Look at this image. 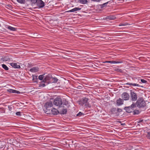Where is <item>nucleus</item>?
Listing matches in <instances>:
<instances>
[{
  "mask_svg": "<svg viewBox=\"0 0 150 150\" xmlns=\"http://www.w3.org/2000/svg\"><path fill=\"white\" fill-rule=\"evenodd\" d=\"M136 104L138 107L142 108L145 107L146 105V103L143 98H139L136 102Z\"/></svg>",
  "mask_w": 150,
  "mask_h": 150,
  "instance_id": "1",
  "label": "nucleus"
},
{
  "mask_svg": "<svg viewBox=\"0 0 150 150\" xmlns=\"http://www.w3.org/2000/svg\"><path fill=\"white\" fill-rule=\"evenodd\" d=\"M88 99L86 98H83L80 101L79 104L84 105L86 107H90L91 105L88 102Z\"/></svg>",
  "mask_w": 150,
  "mask_h": 150,
  "instance_id": "2",
  "label": "nucleus"
},
{
  "mask_svg": "<svg viewBox=\"0 0 150 150\" xmlns=\"http://www.w3.org/2000/svg\"><path fill=\"white\" fill-rule=\"evenodd\" d=\"M53 103L55 105L60 107L62 104V99L60 98L57 97L54 99Z\"/></svg>",
  "mask_w": 150,
  "mask_h": 150,
  "instance_id": "3",
  "label": "nucleus"
},
{
  "mask_svg": "<svg viewBox=\"0 0 150 150\" xmlns=\"http://www.w3.org/2000/svg\"><path fill=\"white\" fill-rule=\"evenodd\" d=\"M136 107V104L135 103H133L131 106L126 107L125 108V110L128 113H130L134 110V108Z\"/></svg>",
  "mask_w": 150,
  "mask_h": 150,
  "instance_id": "4",
  "label": "nucleus"
},
{
  "mask_svg": "<svg viewBox=\"0 0 150 150\" xmlns=\"http://www.w3.org/2000/svg\"><path fill=\"white\" fill-rule=\"evenodd\" d=\"M131 100L132 101H136L137 99V94L131 90L130 93Z\"/></svg>",
  "mask_w": 150,
  "mask_h": 150,
  "instance_id": "5",
  "label": "nucleus"
},
{
  "mask_svg": "<svg viewBox=\"0 0 150 150\" xmlns=\"http://www.w3.org/2000/svg\"><path fill=\"white\" fill-rule=\"evenodd\" d=\"M36 4L38 8H43L45 6V3L42 0H38Z\"/></svg>",
  "mask_w": 150,
  "mask_h": 150,
  "instance_id": "6",
  "label": "nucleus"
},
{
  "mask_svg": "<svg viewBox=\"0 0 150 150\" xmlns=\"http://www.w3.org/2000/svg\"><path fill=\"white\" fill-rule=\"evenodd\" d=\"M122 97L124 100H128L129 98V96L128 93L124 92L122 94Z\"/></svg>",
  "mask_w": 150,
  "mask_h": 150,
  "instance_id": "7",
  "label": "nucleus"
},
{
  "mask_svg": "<svg viewBox=\"0 0 150 150\" xmlns=\"http://www.w3.org/2000/svg\"><path fill=\"white\" fill-rule=\"evenodd\" d=\"M53 105L52 102L50 101H48L46 102L45 105V107L46 109L52 107Z\"/></svg>",
  "mask_w": 150,
  "mask_h": 150,
  "instance_id": "8",
  "label": "nucleus"
},
{
  "mask_svg": "<svg viewBox=\"0 0 150 150\" xmlns=\"http://www.w3.org/2000/svg\"><path fill=\"white\" fill-rule=\"evenodd\" d=\"M123 100L119 98L116 100V104L117 106H120L123 104Z\"/></svg>",
  "mask_w": 150,
  "mask_h": 150,
  "instance_id": "9",
  "label": "nucleus"
},
{
  "mask_svg": "<svg viewBox=\"0 0 150 150\" xmlns=\"http://www.w3.org/2000/svg\"><path fill=\"white\" fill-rule=\"evenodd\" d=\"M7 91L10 93H15L17 94L20 93V92L19 91L11 89H7Z\"/></svg>",
  "mask_w": 150,
  "mask_h": 150,
  "instance_id": "10",
  "label": "nucleus"
},
{
  "mask_svg": "<svg viewBox=\"0 0 150 150\" xmlns=\"http://www.w3.org/2000/svg\"><path fill=\"white\" fill-rule=\"evenodd\" d=\"M10 65L14 68L19 69L21 67L20 65L15 63H11L10 64Z\"/></svg>",
  "mask_w": 150,
  "mask_h": 150,
  "instance_id": "11",
  "label": "nucleus"
},
{
  "mask_svg": "<svg viewBox=\"0 0 150 150\" xmlns=\"http://www.w3.org/2000/svg\"><path fill=\"white\" fill-rule=\"evenodd\" d=\"M50 75L49 74H48L47 75L45 76L43 79V81L45 82L48 83L47 81H49L51 79Z\"/></svg>",
  "mask_w": 150,
  "mask_h": 150,
  "instance_id": "12",
  "label": "nucleus"
},
{
  "mask_svg": "<svg viewBox=\"0 0 150 150\" xmlns=\"http://www.w3.org/2000/svg\"><path fill=\"white\" fill-rule=\"evenodd\" d=\"M105 63H108L111 64H119L121 63L122 62V61H108L104 62Z\"/></svg>",
  "mask_w": 150,
  "mask_h": 150,
  "instance_id": "13",
  "label": "nucleus"
},
{
  "mask_svg": "<svg viewBox=\"0 0 150 150\" xmlns=\"http://www.w3.org/2000/svg\"><path fill=\"white\" fill-rule=\"evenodd\" d=\"M39 70V68L36 67H34L30 69V71L32 72H37Z\"/></svg>",
  "mask_w": 150,
  "mask_h": 150,
  "instance_id": "14",
  "label": "nucleus"
},
{
  "mask_svg": "<svg viewBox=\"0 0 150 150\" xmlns=\"http://www.w3.org/2000/svg\"><path fill=\"white\" fill-rule=\"evenodd\" d=\"M51 112L52 114L54 115L57 114L58 113V111L56 109L53 108L51 110Z\"/></svg>",
  "mask_w": 150,
  "mask_h": 150,
  "instance_id": "15",
  "label": "nucleus"
},
{
  "mask_svg": "<svg viewBox=\"0 0 150 150\" xmlns=\"http://www.w3.org/2000/svg\"><path fill=\"white\" fill-rule=\"evenodd\" d=\"M111 111L112 114L117 115V111L116 108H112L111 109Z\"/></svg>",
  "mask_w": 150,
  "mask_h": 150,
  "instance_id": "16",
  "label": "nucleus"
},
{
  "mask_svg": "<svg viewBox=\"0 0 150 150\" xmlns=\"http://www.w3.org/2000/svg\"><path fill=\"white\" fill-rule=\"evenodd\" d=\"M126 84L127 85H131L133 86H138V87H140V86L137 83H127Z\"/></svg>",
  "mask_w": 150,
  "mask_h": 150,
  "instance_id": "17",
  "label": "nucleus"
},
{
  "mask_svg": "<svg viewBox=\"0 0 150 150\" xmlns=\"http://www.w3.org/2000/svg\"><path fill=\"white\" fill-rule=\"evenodd\" d=\"M10 30L11 31H14L16 30L17 28L13 27L10 26H8L6 28Z\"/></svg>",
  "mask_w": 150,
  "mask_h": 150,
  "instance_id": "18",
  "label": "nucleus"
},
{
  "mask_svg": "<svg viewBox=\"0 0 150 150\" xmlns=\"http://www.w3.org/2000/svg\"><path fill=\"white\" fill-rule=\"evenodd\" d=\"M107 18L109 20H113L116 18V17L115 16H108L107 17Z\"/></svg>",
  "mask_w": 150,
  "mask_h": 150,
  "instance_id": "19",
  "label": "nucleus"
},
{
  "mask_svg": "<svg viewBox=\"0 0 150 150\" xmlns=\"http://www.w3.org/2000/svg\"><path fill=\"white\" fill-rule=\"evenodd\" d=\"M81 8L79 7H76L74 8H73L71 10L72 12H76V11L80 10H81Z\"/></svg>",
  "mask_w": 150,
  "mask_h": 150,
  "instance_id": "20",
  "label": "nucleus"
},
{
  "mask_svg": "<svg viewBox=\"0 0 150 150\" xmlns=\"http://www.w3.org/2000/svg\"><path fill=\"white\" fill-rule=\"evenodd\" d=\"M45 82H44L43 81L40 82L39 84V87H44L46 85L45 83Z\"/></svg>",
  "mask_w": 150,
  "mask_h": 150,
  "instance_id": "21",
  "label": "nucleus"
},
{
  "mask_svg": "<svg viewBox=\"0 0 150 150\" xmlns=\"http://www.w3.org/2000/svg\"><path fill=\"white\" fill-rule=\"evenodd\" d=\"M2 59H3V60L4 61H7L9 60L10 58L8 56H5V57H4Z\"/></svg>",
  "mask_w": 150,
  "mask_h": 150,
  "instance_id": "22",
  "label": "nucleus"
},
{
  "mask_svg": "<svg viewBox=\"0 0 150 150\" xmlns=\"http://www.w3.org/2000/svg\"><path fill=\"white\" fill-rule=\"evenodd\" d=\"M130 24H129L127 22H125L124 23H121L119 24V26H126L127 25H129Z\"/></svg>",
  "mask_w": 150,
  "mask_h": 150,
  "instance_id": "23",
  "label": "nucleus"
},
{
  "mask_svg": "<svg viewBox=\"0 0 150 150\" xmlns=\"http://www.w3.org/2000/svg\"><path fill=\"white\" fill-rule=\"evenodd\" d=\"M67 109H63L61 111V114H65L67 113Z\"/></svg>",
  "mask_w": 150,
  "mask_h": 150,
  "instance_id": "24",
  "label": "nucleus"
},
{
  "mask_svg": "<svg viewBox=\"0 0 150 150\" xmlns=\"http://www.w3.org/2000/svg\"><path fill=\"white\" fill-rule=\"evenodd\" d=\"M17 1L21 4H25V0H16Z\"/></svg>",
  "mask_w": 150,
  "mask_h": 150,
  "instance_id": "25",
  "label": "nucleus"
},
{
  "mask_svg": "<svg viewBox=\"0 0 150 150\" xmlns=\"http://www.w3.org/2000/svg\"><path fill=\"white\" fill-rule=\"evenodd\" d=\"M79 2L83 4H86L87 3V0H79Z\"/></svg>",
  "mask_w": 150,
  "mask_h": 150,
  "instance_id": "26",
  "label": "nucleus"
},
{
  "mask_svg": "<svg viewBox=\"0 0 150 150\" xmlns=\"http://www.w3.org/2000/svg\"><path fill=\"white\" fill-rule=\"evenodd\" d=\"M2 67L3 68L6 70H8V67L4 64H3L2 65Z\"/></svg>",
  "mask_w": 150,
  "mask_h": 150,
  "instance_id": "27",
  "label": "nucleus"
},
{
  "mask_svg": "<svg viewBox=\"0 0 150 150\" xmlns=\"http://www.w3.org/2000/svg\"><path fill=\"white\" fill-rule=\"evenodd\" d=\"M146 133V137L147 138L150 140V132H147Z\"/></svg>",
  "mask_w": 150,
  "mask_h": 150,
  "instance_id": "28",
  "label": "nucleus"
},
{
  "mask_svg": "<svg viewBox=\"0 0 150 150\" xmlns=\"http://www.w3.org/2000/svg\"><path fill=\"white\" fill-rule=\"evenodd\" d=\"M45 77L44 75H40L38 77V79L40 80L43 79V78Z\"/></svg>",
  "mask_w": 150,
  "mask_h": 150,
  "instance_id": "29",
  "label": "nucleus"
},
{
  "mask_svg": "<svg viewBox=\"0 0 150 150\" xmlns=\"http://www.w3.org/2000/svg\"><path fill=\"white\" fill-rule=\"evenodd\" d=\"M133 113L134 115L138 114L139 113V110H135L133 111Z\"/></svg>",
  "mask_w": 150,
  "mask_h": 150,
  "instance_id": "30",
  "label": "nucleus"
},
{
  "mask_svg": "<svg viewBox=\"0 0 150 150\" xmlns=\"http://www.w3.org/2000/svg\"><path fill=\"white\" fill-rule=\"evenodd\" d=\"M38 0H32L31 2V4L32 5H35L36 4Z\"/></svg>",
  "mask_w": 150,
  "mask_h": 150,
  "instance_id": "31",
  "label": "nucleus"
},
{
  "mask_svg": "<svg viewBox=\"0 0 150 150\" xmlns=\"http://www.w3.org/2000/svg\"><path fill=\"white\" fill-rule=\"evenodd\" d=\"M52 79L53 81V82L54 83L57 82L58 80V79L56 78L55 77L52 78Z\"/></svg>",
  "mask_w": 150,
  "mask_h": 150,
  "instance_id": "32",
  "label": "nucleus"
},
{
  "mask_svg": "<svg viewBox=\"0 0 150 150\" xmlns=\"http://www.w3.org/2000/svg\"><path fill=\"white\" fill-rule=\"evenodd\" d=\"M63 104L65 105H67L68 104V101L67 100H63Z\"/></svg>",
  "mask_w": 150,
  "mask_h": 150,
  "instance_id": "33",
  "label": "nucleus"
},
{
  "mask_svg": "<svg viewBox=\"0 0 150 150\" xmlns=\"http://www.w3.org/2000/svg\"><path fill=\"white\" fill-rule=\"evenodd\" d=\"M108 2L105 3L100 5L101 8H102L106 6Z\"/></svg>",
  "mask_w": 150,
  "mask_h": 150,
  "instance_id": "34",
  "label": "nucleus"
},
{
  "mask_svg": "<svg viewBox=\"0 0 150 150\" xmlns=\"http://www.w3.org/2000/svg\"><path fill=\"white\" fill-rule=\"evenodd\" d=\"M117 115H118L119 114V112H121L122 111V110L120 108H118L117 110Z\"/></svg>",
  "mask_w": 150,
  "mask_h": 150,
  "instance_id": "35",
  "label": "nucleus"
},
{
  "mask_svg": "<svg viewBox=\"0 0 150 150\" xmlns=\"http://www.w3.org/2000/svg\"><path fill=\"white\" fill-rule=\"evenodd\" d=\"M141 81L143 83H146L147 82V81L144 79H141Z\"/></svg>",
  "mask_w": 150,
  "mask_h": 150,
  "instance_id": "36",
  "label": "nucleus"
},
{
  "mask_svg": "<svg viewBox=\"0 0 150 150\" xmlns=\"http://www.w3.org/2000/svg\"><path fill=\"white\" fill-rule=\"evenodd\" d=\"M16 115H17L21 116V112H18L16 113Z\"/></svg>",
  "mask_w": 150,
  "mask_h": 150,
  "instance_id": "37",
  "label": "nucleus"
},
{
  "mask_svg": "<svg viewBox=\"0 0 150 150\" xmlns=\"http://www.w3.org/2000/svg\"><path fill=\"white\" fill-rule=\"evenodd\" d=\"M82 115V113L81 112H79L78 114H77V116H81Z\"/></svg>",
  "mask_w": 150,
  "mask_h": 150,
  "instance_id": "38",
  "label": "nucleus"
},
{
  "mask_svg": "<svg viewBox=\"0 0 150 150\" xmlns=\"http://www.w3.org/2000/svg\"><path fill=\"white\" fill-rule=\"evenodd\" d=\"M143 121V120H139V121H138L137 122V123L138 124V123H141V122H142V121Z\"/></svg>",
  "mask_w": 150,
  "mask_h": 150,
  "instance_id": "39",
  "label": "nucleus"
},
{
  "mask_svg": "<svg viewBox=\"0 0 150 150\" xmlns=\"http://www.w3.org/2000/svg\"><path fill=\"white\" fill-rule=\"evenodd\" d=\"M72 12V11H71V10H70L69 11H67L65 12H67V13H69V12Z\"/></svg>",
  "mask_w": 150,
  "mask_h": 150,
  "instance_id": "40",
  "label": "nucleus"
},
{
  "mask_svg": "<svg viewBox=\"0 0 150 150\" xmlns=\"http://www.w3.org/2000/svg\"><path fill=\"white\" fill-rule=\"evenodd\" d=\"M8 108L9 110H11L12 109V108L10 106H8Z\"/></svg>",
  "mask_w": 150,
  "mask_h": 150,
  "instance_id": "41",
  "label": "nucleus"
},
{
  "mask_svg": "<svg viewBox=\"0 0 150 150\" xmlns=\"http://www.w3.org/2000/svg\"><path fill=\"white\" fill-rule=\"evenodd\" d=\"M121 125H125V123H122V124H121Z\"/></svg>",
  "mask_w": 150,
  "mask_h": 150,
  "instance_id": "42",
  "label": "nucleus"
},
{
  "mask_svg": "<svg viewBox=\"0 0 150 150\" xmlns=\"http://www.w3.org/2000/svg\"><path fill=\"white\" fill-rule=\"evenodd\" d=\"M32 0H30V1H29V2H30V3L32 1Z\"/></svg>",
  "mask_w": 150,
  "mask_h": 150,
  "instance_id": "43",
  "label": "nucleus"
},
{
  "mask_svg": "<svg viewBox=\"0 0 150 150\" xmlns=\"http://www.w3.org/2000/svg\"><path fill=\"white\" fill-rule=\"evenodd\" d=\"M26 0L27 1H30V0Z\"/></svg>",
  "mask_w": 150,
  "mask_h": 150,
  "instance_id": "44",
  "label": "nucleus"
},
{
  "mask_svg": "<svg viewBox=\"0 0 150 150\" xmlns=\"http://www.w3.org/2000/svg\"><path fill=\"white\" fill-rule=\"evenodd\" d=\"M119 70H121V69H119Z\"/></svg>",
  "mask_w": 150,
  "mask_h": 150,
  "instance_id": "45",
  "label": "nucleus"
}]
</instances>
